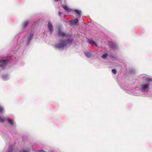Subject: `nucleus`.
<instances>
[{
    "label": "nucleus",
    "mask_w": 152,
    "mask_h": 152,
    "mask_svg": "<svg viewBox=\"0 0 152 152\" xmlns=\"http://www.w3.org/2000/svg\"><path fill=\"white\" fill-rule=\"evenodd\" d=\"M73 42V39L70 38L66 40L60 39L56 43L55 47L58 49L63 50L65 48L70 46Z\"/></svg>",
    "instance_id": "2"
},
{
    "label": "nucleus",
    "mask_w": 152,
    "mask_h": 152,
    "mask_svg": "<svg viewBox=\"0 0 152 152\" xmlns=\"http://www.w3.org/2000/svg\"><path fill=\"white\" fill-rule=\"evenodd\" d=\"M19 37H20V34H18L16 35V36L15 37V39H16V38H18Z\"/></svg>",
    "instance_id": "24"
},
{
    "label": "nucleus",
    "mask_w": 152,
    "mask_h": 152,
    "mask_svg": "<svg viewBox=\"0 0 152 152\" xmlns=\"http://www.w3.org/2000/svg\"><path fill=\"white\" fill-rule=\"evenodd\" d=\"M78 23V20L77 19H75L74 20L69 21V23L70 25H75Z\"/></svg>",
    "instance_id": "12"
},
{
    "label": "nucleus",
    "mask_w": 152,
    "mask_h": 152,
    "mask_svg": "<svg viewBox=\"0 0 152 152\" xmlns=\"http://www.w3.org/2000/svg\"><path fill=\"white\" fill-rule=\"evenodd\" d=\"M30 23V21L28 20H26L23 21L21 24V27L22 31L20 33H23L25 32V29L27 27Z\"/></svg>",
    "instance_id": "6"
},
{
    "label": "nucleus",
    "mask_w": 152,
    "mask_h": 152,
    "mask_svg": "<svg viewBox=\"0 0 152 152\" xmlns=\"http://www.w3.org/2000/svg\"><path fill=\"white\" fill-rule=\"evenodd\" d=\"M112 72L114 74H115L117 73L116 70L115 69H113L112 70Z\"/></svg>",
    "instance_id": "23"
},
{
    "label": "nucleus",
    "mask_w": 152,
    "mask_h": 152,
    "mask_svg": "<svg viewBox=\"0 0 152 152\" xmlns=\"http://www.w3.org/2000/svg\"><path fill=\"white\" fill-rule=\"evenodd\" d=\"M4 107L1 105H0V113L1 114L4 113Z\"/></svg>",
    "instance_id": "19"
},
{
    "label": "nucleus",
    "mask_w": 152,
    "mask_h": 152,
    "mask_svg": "<svg viewBox=\"0 0 152 152\" xmlns=\"http://www.w3.org/2000/svg\"><path fill=\"white\" fill-rule=\"evenodd\" d=\"M88 43L89 44H91L92 45H95L96 46H97V45L92 40H90V39H88Z\"/></svg>",
    "instance_id": "17"
},
{
    "label": "nucleus",
    "mask_w": 152,
    "mask_h": 152,
    "mask_svg": "<svg viewBox=\"0 0 152 152\" xmlns=\"http://www.w3.org/2000/svg\"><path fill=\"white\" fill-rule=\"evenodd\" d=\"M39 151V152H46L42 150H39V151Z\"/></svg>",
    "instance_id": "25"
},
{
    "label": "nucleus",
    "mask_w": 152,
    "mask_h": 152,
    "mask_svg": "<svg viewBox=\"0 0 152 152\" xmlns=\"http://www.w3.org/2000/svg\"><path fill=\"white\" fill-rule=\"evenodd\" d=\"M110 47L113 50L116 49L117 48V45L116 44L112 42H110L108 43Z\"/></svg>",
    "instance_id": "10"
},
{
    "label": "nucleus",
    "mask_w": 152,
    "mask_h": 152,
    "mask_svg": "<svg viewBox=\"0 0 152 152\" xmlns=\"http://www.w3.org/2000/svg\"><path fill=\"white\" fill-rule=\"evenodd\" d=\"M34 31H31L29 32L22 39L17 40V48L24 46H28L29 45L34 38Z\"/></svg>",
    "instance_id": "1"
},
{
    "label": "nucleus",
    "mask_w": 152,
    "mask_h": 152,
    "mask_svg": "<svg viewBox=\"0 0 152 152\" xmlns=\"http://www.w3.org/2000/svg\"><path fill=\"white\" fill-rule=\"evenodd\" d=\"M2 78L3 80H6L8 79V76L7 75H3L2 76Z\"/></svg>",
    "instance_id": "22"
},
{
    "label": "nucleus",
    "mask_w": 152,
    "mask_h": 152,
    "mask_svg": "<svg viewBox=\"0 0 152 152\" xmlns=\"http://www.w3.org/2000/svg\"><path fill=\"white\" fill-rule=\"evenodd\" d=\"M7 118L4 117H2L0 115V122L3 123L5 121H7Z\"/></svg>",
    "instance_id": "16"
},
{
    "label": "nucleus",
    "mask_w": 152,
    "mask_h": 152,
    "mask_svg": "<svg viewBox=\"0 0 152 152\" xmlns=\"http://www.w3.org/2000/svg\"><path fill=\"white\" fill-rule=\"evenodd\" d=\"M30 149L28 148H23L20 150H18L17 149H13V147L12 145H10L8 148V152H29Z\"/></svg>",
    "instance_id": "4"
},
{
    "label": "nucleus",
    "mask_w": 152,
    "mask_h": 152,
    "mask_svg": "<svg viewBox=\"0 0 152 152\" xmlns=\"http://www.w3.org/2000/svg\"><path fill=\"white\" fill-rule=\"evenodd\" d=\"M108 55L107 53H105L104 54H103L102 56V58L103 59H105L107 58L108 57Z\"/></svg>",
    "instance_id": "20"
},
{
    "label": "nucleus",
    "mask_w": 152,
    "mask_h": 152,
    "mask_svg": "<svg viewBox=\"0 0 152 152\" xmlns=\"http://www.w3.org/2000/svg\"><path fill=\"white\" fill-rule=\"evenodd\" d=\"M84 53L85 55L88 58L91 57L92 55V53L90 51L85 52Z\"/></svg>",
    "instance_id": "14"
},
{
    "label": "nucleus",
    "mask_w": 152,
    "mask_h": 152,
    "mask_svg": "<svg viewBox=\"0 0 152 152\" xmlns=\"http://www.w3.org/2000/svg\"><path fill=\"white\" fill-rule=\"evenodd\" d=\"M6 121H7L11 128H12V126L14 127L16 126V123L14 120L7 118Z\"/></svg>",
    "instance_id": "9"
},
{
    "label": "nucleus",
    "mask_w": 152,
    "mask_h": 152,
    "mask_svg": "<svg viewBox=\"0 0 152 152\" xmlns=\"http://www.w3.org/2000/svg\"><path fill=\"white\" fill-rule=\"evenodd\" d=\"M58 0H54V1H58Z\"/></svg>",
    "instance_id": "27"
},
{
    "label": "nucleus",
    "mask_w": 152,
    "mask_h": 152,
    "mask_svg": "<svg viewBox=\"0 0 152 152\" xmlns=\"http://www.w3.org/2000/svg\"><path fill=\"white\" fill-rule=\"evenodd\" d=\"M58 35L59 37H66L67 36V34L64 32L60 28H59L58 30Z\"/></svg>",
    "instance_id": "11"
},
{
    "label": "nucleus",
    "mask_w": 152,
    "mask_h": 152,
    "mask_svg": "<svg viewBox=\"0 0 152 152\" xmlns=\"http://www.w3.org/2000/svg\"><path fill=\"white\" fill-rule=\"evenodd\" d=\"M10 61L7 60L2 59L0 60V68L4 69L7 64L10 63Z\"/></svg>",
    "instance_id": "7"
},
{
    "label": "nucleus",
    "mask_w": 152,
    "mask_h": 152,
    "mask_svg": "<svg viewBox=\"0 0 152 152\" xmlns=\"http://www.w3.org/2000/svg\"><path fill=\"white\" fill-rule=\"evenodd\" d=\"M132 94L133 95L139 96H144L141 89L139 86L138 87H136L132 90Z\"/></svg>",
    "instance_id": "5"
},
{
    "label": "nucleus",
    "mask_w": 152,
    "mask_h": 152,
    "mask_svg": "<svg viewBox=\"0 0 152 152\" xmlns=\"http://www.w3.org/2000/svg\"><path fill=\"white\" fill-rule=\"evenodd\" d=\"M62 7L66 12H70L72 11V10L69 8L66 4L63 5Z\"/></svg>",
    "instance_id": "13"
},
{
    "label": "nucleus",
    "mask_w": 152,
    "mask_h": 152,
    "mask_svg": "<svg viewBox=\"0 0 152 152\" xmlns=\"http://www.w3.org/2000/svg\"><path fill=\"white\" fill-rule=\"evenodd\" d=\"M110 57L114 59L115 60H118V57L116 55H110Z\"/></svg>",
    "instance_id": "18"
},
{
    "label": "nucleus",
    "mask_w": 152,
    "mask_h": 152,
    "mask_svg": "<svg viewBox=\"0 0 152 152\" xmlns=\"http://www.w3.org/2000/svg\"><path fill=\"white\" fill-rule=\"evenodd\" d=\"M58 15H59V16H60L61 15L62 13L61 12H58Z\"/></svg>",
    "instance_id": "26"
},
{
    "label": "nucleus",
    "mask_w": 152,
    "mask_h": 152,
    "mask_svg": "<svg viewBox=\"0 0 152 152\" xmlns=\"http://www.w3.org/2000/svg\"><path fill=\"white\" fill-rule=\"evenodd\" d=\"M54 152V151H50V152Z\"/></svg>",
    "instance_id": "28"
},
{
    "label": "nucleus",
    "mask_w": 152,
    "mask_h": 152,
    "mask_svg": "<svg viewBox=\"0 0 152 152\" xmlns=\"http://www.w3.org/2000/svg\"><path fill=\"white\" fill-rule=\"evenodd\" d=\"M47 28L50 34H52L54 31V27L52 23L50 21L48 22Z\"/></svg>",
    "instance_id": "8"
},
{
    "label": "nucleus",
    "mask_w": 152,
    "mask_h": 152,
    "mask_svg": "<svg viewBox=\"0 0 152 152\" xmlns=\"http://www.w3.org/2000/svg\"><path fill=\"white\" fill-rule=\"evenodd\" d=\"M74 12L78 14L79 16H80L81 15V11L78 10H74Z\"/></svg>",
    "instance_id": "21"
},
{
    "label": "nucleus",
    "mask_w": 152,
    "mask_h": 152,
    "mask_svg": "<svg viewBox=\"0 0 152 152\" xmlns=\"http://www.w3.org/2000/svg\"><path fill=\"white\" fill-rule=\"evenodd\" d=\"M139 88L141 89L144 96L146 95L147 93L149 90L150 85L149 83L143 84L139 86Z\"/></svg>",
    "instance_id": "3"
},
{
    "label": "nucleus",
    "mask_w": 152,
    "mask_h": 152,
    "mask_svg": "<svg viewBox=\"0 0 152 152\" xmlns=\"http://www.w3.org/2000/svg\"><path fill=\"white\" fill-rule=\"evenodd\" d=\"M142 79L143 80H146L148 82L152 81V80L151 79L147 77H142Z\"/></svg>",
    "instance_id": "15"
}]
</instances>
